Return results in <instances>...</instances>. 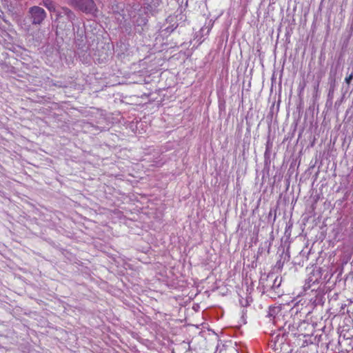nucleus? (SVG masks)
<instances>
[{
  "instance_id": "obj_1",
  "label": "nucleus",
  "mask_w": 353,
  "mask_h": 353,
  "mask_svg": "<svg viewBox=\"0 0 353 353\" xmlns=\"http://www.w3.org/2000/svg\"><path fill=\"white\" fill-rule=\"evenodd\" d=\"M69 6L85 14L96 16L98 9L94 0H68Z\"/></svg>"
},
{
  "instance_id": "obj_2",
  "label": "nucleus",
  "mask_w": 353,
  "mask_h": 353,
  "mask_svg": "<svg viewBox=\"0 0 353 353\" xmlns=\"http://www.w3.org/2000/svg\"><path fill=\"white\" fill-rule=\"evenodd\" d=\"M28 17L32 25H41L47 17L45 10L38 6L30 7L28 11Z\"/></svg>"
},
{
  "instance_id": "obj_3",
  "label": "nucleus",
  "mask_w": 353,
  "mask_h": 353,
  "mask_svg": "<svg viewBox=\"0 0 353 353\" xmlns=\"http://www.w3.org/2000/svg\"><path fill=\"white\" fill-rule=\"evenodd\" d=\"M55 15L57 19L65 17L67 20L70 22H73L76 18L74 13L70 8L65 6L57 8Z\"/></svg>"
},
{
  "instance_id": "obj_4",
  "label": "nucleus",
  "mask_w": 353,
  "mask_h": 353,
  "mask_svg": "<svg viewBox=\"0 0 353 353\" xmlns=\"http://www.w3.org/2000/svg\"><path fill=\"white\" fill-rule=\"evenodd\" d=\"M43 5L45 6L50 12L55 14L57 11V6L52 0H43Z\"/></svg>"
},
{
  "instance_id": "obj_5",
  "label": "nucleus",
  "mask_w": 353,
  "mask_h": 353,
  "mask_svg": "<svg viewBox=\"0 0 353 353\" xmlns=\"http://www.w3.org/2000/svg\"><path fill=\"white\" fill-rule=\"evenodd\" d=\"M277 281H278V277H276L275 279H274V284L272 285V288H278L279 287V285H281V280L279 279L278 283H277Z\"/></svg>"
},
{
  "instance_id": "obj_6",
  "label": "nucleus",
  "mask_w": 353,
  "mask_h": 353,
  "mask_svg": "<svg viewBox=\"0 0 353 353\" xmlns=\"http://www.w3.org/2000/svg\"><path fill=\"white\" fill-rule=\"evenodd\" d=\"M353 79V74H351L350 75H349L348 77H347L345 79V81L347 83V84H350L351 81Z\"/></svg>"
}]
</instances>
